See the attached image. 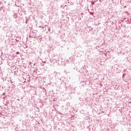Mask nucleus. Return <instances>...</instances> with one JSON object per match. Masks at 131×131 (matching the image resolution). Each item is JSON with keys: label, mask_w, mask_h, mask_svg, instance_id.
<instances>
[{"label": "nucleus", "mask_w": 131, "mask_h": 131, "mask_svg": "<svg viewBox=\"0 0 131 131\" xmlns=\"http://www.w3.org/2000/svg\"><path fill=\"white\" fill-rule=\"evenodd\" d=\"M16 54H19V52H17Z\"/></svg>", "instance_id": "1"}]
</instances>
